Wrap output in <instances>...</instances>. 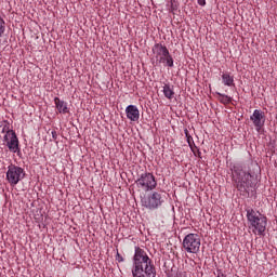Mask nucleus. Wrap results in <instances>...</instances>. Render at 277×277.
<instances>
[{
  "label": "nucleus",
  "mask_w": 277,
  "mask_h": 277,
  "mask_svg": "<svg viewBox=\"0 0 277 277\" xmlns=\"http://www.w3.org/2000/svg\"><path fill=\"white\" fill-rule=\"evenodd\" d=\"M198 5H201V8H205L207 5V0H197Z\"/></svg>",
  "instance_id": "nucleus-23"
},
{
  "label": "nucleus",
  "mask_w": 277,
  "mask_h": 277,
  "mask_svg": "<svg viewBox=\"0 0 277 277\" xmlns=\"http://www.w3.org/2000/svg\"><path fill=\"white\" fill-rule=\"evenodd\" d=\"M163 95L166 96V98H169V101H172V98L174 97V85H170L168 83H166L163 85Z\"/></svg>",
  "instance_id": "nucleus-15"
},
{
  "label": "nucleus",
  "mask_w": 277,
  "mask_h": 277,
  "mask_svg": "<svg viewBox=\"0 0 277 277\" xmlns=\"http://www.w3.org/2000/svg\"><path fill=\"white\" fill-rule=\"evenodd\" d=\"M246 211L247 220L252 228L258 230V235H264L267 228V216H264L260 212L254 211L252 208H248Z\"/></svg>",
  "instance_id": "nucleus-2"
},
{
  "label": "nucleus",
  "mask_w": 277,
  "mask_h": 277,
  "mask_svg": "<svg viewBox=\"0 0 277 277\" xmlns=\"http://www.w3.org/2000/svg\"><path fill=\"white\" fill-rule=\"evenodd\" d=\"M143 267H155V264H153V260L148 256V253L141 247L136 246L134 247L133 269H135V272H140Z\"/></svg>",
  "instance_id": "nucleus-4"
},
{
  "label": "nucleus",
  "mask_w": 277,
  "mask_h": 277,
  "mask_svg": "<svg viewBox=\"0 0 277 277\" xmlns=\"http://www.w3.org/2000/svg\"><path fill=\"white\" fill-rule=\"evenodd\" d=\"M274 144H276V140L269 141L268 146H269L271 150H272V148H274Z\"/></svg>",
  "instance_id": "nucleus-24"
},
{
  "label": "nucleus",
  "mask_w": 277,
  "mask_h": 277,
  "mask_svg": "<svg viewBox=\"0 0 277 277\" xmlns=\"http://www.w3.org/2000/svg\"><path fill=\"white\" fill-rule=\"evenodd\" d=\"M177 11H179V1L171 0V12H172V14H176Z\"/></svg>",
  "instance_id": "nucleus-19"
},
{
  "label": "nucleus",
  "mask_w": 277,
  "mask_h": 277,
  "mask_svg": "<svg viewBox=\"0 0 277 277\" xmlns=\"http://www.w3.org/2000/svg\"><path fill=\"white\" fill-rule=\"evenodd\" d=\"M221 77L224 85H227L228 88L235 85V77L230 76V74L223 72Z\"/></svg>",
  "instance_id": "nucleus-14"
},
{
  "label": "nucleus",
  "mask_w": 277,
  "mask_h": 277,
  "mask_svg": "<svg viewBox=\"0 0 277 277\" xmlns=\"http://www.w3.org/2000/svg\"><path fill=\"white\" fill-rule=\"evenodd\" d=\"M137 187H141L145 192H150L157 187V180L153 173H142L141 176L135 181Z\"/></svg>",
  "instance_id": "nucleus-7"
},
{
  "label": "nucleus",
  "mask_w": 277,
  "mask_h": 277,
  "mask_svg": "<svg viewBox=\"0 0 277 277\" xmlns=\"http://www.w3.org/2000/svg\"><path fill=\"white\" fill-rule=\"evenodd\" d=\"M51 134H52L53 140H57V132L56 131H52Z\"/></svg>",
  "instance_id": "nucleus-25"
},
{
  "label": "nucleus",
  "mask_w": 277,
  "mask_h": 277,
  "mask_svg": "<svg viewBox=\"0 0 277 277\" xmlns=\"http://www.w3.org/2000/svg\"><path fill=\"white\" fill-rule=\"evenodd\" d=\"M184 133L186 135V140H194V137L192 136V132H189V130L185 129Z\"/></svg>",
  "instance_id": "nucleus-22"
},
{
  "label": "nucleus",
  "mask_w": 277,
  "mask_h": 277,
  "mask_svg": "<svg viewBox=\"0 0 277 277\" xmlns=\"http://www.w3.org/2000/svg\"><path fill=\"white\" fill-rule=\"evenodd\" d=\"M166 202V192L157 190L142 198L143 207L146 209H159Z\"/></svg>",
  "instance_id": "nucleus-5"
},
{
  "label": "nucleus",
  "mask_w": 277,
  "mask_h": 277,
  "mask_svg": "<svg viewBox=\"0 0 277 277\" xmlns=\"http://www.w3.org/2000/svg\"><path fill=\"white\" fill-rule=\"evenodd\" d=\"M2 133L4 134L3 140H18V137H16V132L10 129V126H4Z\"/></svg>",
  "instance_id": "nucleus-13"
},
{
  "label": "nucleus",
  "mask_w": 277,
  "mask_h": 277,
  "mask_svg": "<svg viewBox=\"0 0 277 277\" xmlns=\"http://www.w3.org/2000/svg\"><path fill=\"white\" fill-rule=\"evenodd\" d=\"M133 277H155L157 276V268L155 266L143 267L142 271H135L132 268Z\"/></svg>",
  "instance_id": "nucleus-10"
},
{
  "label": "nucleus",
  "mask_w": 277,
  "mask_h": 277,
  "mask_svg": "<svg viewBox=\"0 0 277 277\" xmlns=\"http://www.w3.org/2000/svg\"><path fill=\"white\" fill-rule=\"evenodd\" d=\"M4 25H5V21H3V18L0 16V38L5 32V26Z\"/></svg>",
  "instance_id": "nucleus-20"
},
{
  "label": "nucleus",
  "mask_w": 277,
  "mask_h": 277,
  "mask_svg": "<svg viewBox=\"0 0 277 277\" xmlns=\"http://www.w3.org/2000/svg\"><path fill=\"white\" fill-rule=\"evenodd\" d=\"M115 259H116V261H118V263L124 262V258L120 254V252H118V250H117V254H116Z\"/></svg>",
  "instance_id": "nucleus-21"
},
{
  "label": "nucleus",
  "mask_w": 277,
  "mask_h": 277,
  "mask_svg": "<svg viewBox=\"0 0 277 277\" xmlns=\"http://www.w3.org/2000/svg\"><path fill=\"white\" fill-rule=\"evenodd\" d=\"M6 146L9 148V150H11V153H18L19 148H18V140H10L6 143Z\"/></svg>",
  "instance_id": "nucleus-17"
},
{
  "label": "nucleus",
  "mask_w": 277,
  "mask_h": 277,
  "mask_svg": "<svg viewBox=\"0 0 277 277\" xmlns=\"http://www.w3.org/2000/svg\"><path fill=\"white\" fill-rule=\"evenodd\" d=\"M250 120L256 129H263L265 126V113L263 110L255 109L250 117Z\"/></svg>",
  "instance_id": "nucleus-9"
},
{
  "label": "nucleus",
  "mask_w": 277,
  "mask_h": 277,
  "mask_svg": "<svg viewBox=\"0 0 277 277\" xmlns=\"http://www.w3.org/2000/svg\"><path fill=\"white\" fill-rule=\"evenodd\" d=\"M23 172H25V170L21 167H16L14 164L8 167L6 181L12 187L18 185V182L23 179Z\"/></svg>",
  "instance_id": "nucleus-8"
},
{
  "label": "nucleus",
  "mask_w": 277,
  "mask_h": 277,
  "mask_svg": "<svg viewBox=\"0 0 277 277\" xmlns=\"http://www.w3.org/2000/svg\"><path fill=\"white\" fill-rule=\"evenodd\" d=\"M219 98L217 101H220V103H222L223 105H230V103H233V97L226 95V94H222L220 92H216Z\"/></svg>",
  "instance_id": "nucleus-16"
},
{
  "label": "nucleus",
  "mask_w": 277,
  "mask_h": 277,
  "mask_svg": "<svg viewBox=\"0 0 277 277\" xmlns=\"http://www.w3.org/2000/svg\"><path fill=\"white\" fill-rule=\"evenodd\" d=\"M230 170L233 185L238 192L250 194V192L256 189L259 174H261V167H259V163L251 162L248 171H243V168L240 164H234Z\"/></svg>",
  "instance_id": "nucleus-1"
},
{
  "label": "nucleus",
  "mask_w": 277,
  "mask_h": 277,
  "mask_svg": "<svg viewBox=\"0 0 277 277\" xmlns=\"http://www.w3.org/2000/svg\"><path fill=\"white\" fill-rule=\"evenodd\" d=\"M54 103L60 114H68V104L66 102L60 100V97H54Z\"/></svg>",
  "instance_id": "nucleus-12"
},
{
  "label": "nucleus",
  "mask_w": 277,
  "mask_h": 277,
  "mask_svg": "<svg viewBox=\"0 0 277 277\" xmlns=\"http://www.w3.org/2000/svg\"><path fill=\"white\" fill-rule=\"evenodd\" d=\"M126 116L131 122H140V109L135 105L127 106Z\"/></svg>",
  "instance_id": "nucleus-11"
},
{
  "label": "nucleus",
  "mask_w": 277,
  "mask_h": 277,
  "mask_svg": "<svg viewBox=\"0 0 277 277\" xmlns=\"http://www.w3.org/2000/svg\"><path fill=\"white\" fill-rule=\"evenodd\" d=\"M186 142H187L188 146H190V149L195 155H196V150H197V153L200 151V149H198V146H196V143H194V140H187Z\"/></svg>",
  "instance_id": "nucleus-18"
},
{
  "label": "nucleus",
  "mask_w": 277,
  "mask_h": 277,
  "mask_svg": "<svg viewBox=\"0 0 277 277\" xmlns=\"http://www.w3.org/2000/svg\"><path fill=\"white\" fill-rule=\"evenodd\" d=\"M154 55H156V62L158 64H164L168 68H174V58L170 54V50L162 43H156L151 49Z\"/></svg>",
  "instance_id": "nucleus-3"
},
{
  "label": "nucleus",
  "mask_w": 277,
  "mask_h": 277,
  "mask_svg": "<svg viewBox=\"0 0 277 277\" xmlns=\"http://www.w3.org/2000/svg\"><path fill=\"white\" fill-rule=\"evenodd\" d=\"M182 246L185 252H188L189 254H198V252H200V235L198 234L186 235Z\"/></svg>",
  "instance_id": "nucleus-6"
}]
</instances>
